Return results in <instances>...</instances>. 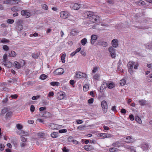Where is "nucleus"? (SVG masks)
I'll list each match as a JSON object with an SVG mask.
<instances>
[{
    "label": "nucleus",
    "mask_w": 152,
    "mask_h": 152,
    "mask_svg": "<svg viewBox=\"0 0 152 152\" xmlns=\"http://www.w3.org/2000/svg\"><path fill=\"white\" fill-rule=\"evenodd\" d=\"M25 64V62L24 60H21L20 63L17 61H15L14 63V66L17 69H20L22 66Z\"/></svg>",
    "instance_id": "1"
},
{
    "label": "nucleus",
    "mask_w": 152,
    "mask_h": 152,
    "mask_svg": "<svg viewBox=\"0 0 152 152\" xmlns=\"http://www.w3.org/2000/svg\"><path fill=\"white\" fill-rule=\"evenodd\" d=\"M134 62L133 61H130L128 64V67L129 69V72L132 75L133 72V65L134 64Z\"/></svg>",
    "instance_id": "2"
},
{
    "label": "nucleus",
    "mask_w": 152,
    "mask_h": 152,
    "mask_svg": "<svg viewBox=\"0 0 152 152\" xmlns=\"http://www.w3.org/2000/svg\"><path fill=\"white\" fill-rule=\"evenodd\" d=\"M65 96V93L63 91H60L57 94V99L59 100L63 99Z\"/></svg>",
    "instance_id": "3"
},
{
    "label": "nucleus",
    "mask_w": 152,
    "mask_h": 152,
    "mask_svg": "<svg viewBox=\"0 0 152 152\" xmlns=\"http://www.w3.org/2000/svg\"><path fill=\"white\" fill-rule=\"evenodd\" d=\"M101 106L103 111L105 113L107 109V102L104 100L102 101L101 102Z\"/></svg>",
    "instance_id": "4"
},
{
    "label": "nucleus",
    "mask_w": 152,
    "mask_h": 152,
    "mask_svg": "<svg viewBox=\"0 0 152 152\" xmlns=\"http://www.w3.org/2000/svg\"><path fill=\"white\" fill-rule=\"evenodd\" d=\"M48 126L49 128L52 129H58L59 128V126L57 124L53 123H49L48 124Z\"/></svg>",
    "instance_id": "5"
},
{
    "label": "nucleus",
    "mask_w": 152,
    "mask_h": 152,
    "mask_svg": "<svg viewBox=\"0 0 152 152\" xmlns=\"http://www.w3.org/2000/svg\"><path fill=\"white\" fill-rule=\"evenodd\" d=\"M70 7L74 10H77L80 8L81 5L79 4L72 3L71 4Z\"/></svg>",
    "instance_id": "6"
},
{
    "label": "nucleus",
    "mask_w": 152,
    "mask_h": 152,
    "mask_svg": "<svg viewBox=\"0 0 152 152\" xmlns=\"http://www.w3.org/2000/svg\"><path fill=\"white\" fill-rule=\"evenodd\" d=\"M108 50L111 54V56L112 58H114L115 57V50L113 48L111 47L108 49Z\"/></svg>",
    "instance_id": "7"
},
{
    "label": "nucleus",
    "mask_w": 152,
    "mask_h": 152,
    "mask_svg": "<svg viewBox=\"0 0 152 152\" xmlns=\"http://www.w3.org/2000/svg\"><path fill=\"white\" fill-rule=\"evenodd\" d=\"M91 20L92 21V22L95 23L98 21H100V18L98 16L93 15L91 18Z\"/></svg>",
    "instance_id": "8"
},
{
    "label": "nucleus",
    "mask_w": 152,
    "mask_h": 152,
    "mask_svg": "<svg viewBox=\"0 0 152 152\" xmlns=\"http://www.w3.org/2000/svg\"><path fill=\"white\" fill-rule=\"evenodd\" d=\"M64 72V69L62 68H59L57 69L54 72V73L56 75H61Z\"/></svg>",
    "instance_id": "9"
},
{
    "label": "nucleus",
    "mask_w": 152,
    "mask_h": 152,
    "mask_svg": "<svg viewBox=\"0 0 152 152\" xmlns=\"http://www.w3.org/2000/svg\"><path fill=\"white\" fill-rule=\"evenodd\" d=\"M21 14L26 18L29 17L30 16V13L27 10H23L21 11Z\"/></svg>",
    "instance_id": "10"
},
{
    "label": "nucleus",
    "mask_w": 152,
    "mask_h": 152,
    "mask_svg": "<svg viewBox=\"0 0 152 152\" xmlns=\"http://www.w3.org/2000/svg\"><path fill=\"white\" fill-rule=\"evenodd\" d=\"M98 36L96 35L93 34L91 36V43L92 45H93L96 42V41L97 39Z\"/></svg>",
    "instance_id": "11"
},
{
    "label": "nucleus",
    "mask_w": 152,
    "mask_h": 152,
    "mask_svg": "<svg viewBox=\"0 0 152 152\" xmlns=\"http://www.w3.org/2000/svg\"><path fill=\"white\" fill-rule=\"evenodd\" d=\"M140 146L143 150H146L148 149L149 148V145L148 143L146 142H143L142 144Z\"/></svg>",
    "instance_id": "12"
},
{
    "label": "nucleus",
    "mask_w": 152,
    "mask_h": 152,
    "mask_svg": "<svg viewBox=\"0 0 152 152\" xmlns=\"http://www.w3.org/2000/svg\"><path fill=\"white\" fill-rule=\"evenodd\" d=\"M9 110V108L7 107H4L1 110V113L0 114V116H3Z\"/></svg>",
    "instance_id": "13"
},
{
    "label": "nucleus",
    "mask_w": 152,
    "mask_h": 152,
    "mask_svg": "<svg viewBox=\"0 0 152 152\" xmlns=\"http://www.w3.org/2000/svg\"><path fill=\"white\" fill-rule=\"evenodd\" d=\"M123 143H121V141H117L115 143H114L112 144V145L114 147H122Z\"/></svg>",
    "instance_id": "14"
},
{
    "label": "nucleus",
    "mask_w": 152,
    "mask_h": 152,
    "mask_svg": "<svg viewBox=\"0 0 152 152\" xmlns=\"http://www.w3.org/2000/svg\"><path fill=\"white\" fill-rule=\"evenodd\" d=\"M85 16L87 18H90V19L94 15L93 12L91 11H87L85 13Z\"/></svg>",
    "instance_id": "15"
},
{
    "label": "nucleus",
    "mask_w": 152,
    "mask_h": 152,
    "mask_svg": "<svg viewBox=\"0 0 152 152\" xmlns=\"http://www.w3.org/2000/svg\"><path fill=\"white\" fill-rule=\"evenodd\" d=\"M16 28L19 31H21L23 29V26L22 25L21 21H19L17 23Z\"/></svg>",
    "instance_id": "16"
},
{
    "label": "nucleus",
    "mask_w": 152,
    "mask_h": 152,
    "mask_svg": "<svg viewBox=\"0 0 152 152\" xmlns=\"http://www.w3.org/2000/svg\"><path fill=\"white\" fill-rule=\"evenodd\" d=\"M122 147H124V148L127 149L129 150H130V151L134 150V147L133 146H131L129 145H126L125 144H124L123 143Z\"/></svg>",
    "instance_id": "17"
},
{
    "label": "nucleus",
    "mask_w": 152,
    "mask_h": 152,
    "mask_svg": "<svg viewBox=\"0 0 152 152\" xmlns=\"http://www.w3.org/2000/svg\"><path fill=\"white\" fill-rule=\"evenodd\" d=\"M2 64H4L5 66L7 67H11L12 66V63L11 62L7 61Z\"/></svg>",
    "instance_id": "18"
},
{
    "label": "nucleus",
    "mask_w": 152,
    "mask_h": 152,
    "mask_svg": "<svg viewBox=\"0 0 152 152\" xmlns=\"http://www.w3.org/2000/svg\"><path fill=\"white\" fill-rule=\"evenodd\" d=\"M60 17L63 19L66 18V11H62L60 13Z\"/></svg>",
    "instance_id": "19"
},
{
    "label": "nucleus",
    "mask_w": 152,
    "mask_h": 152,
    "mask_svg": "<svg viewBox=\"0 0 152 152\" xmlns=\"http://www.w3.org/2000/svg\"><path fill=\"white\" fill-rule=\"evenodd\" d=\"M112 43L113 47L114 48H117L118 46L117 41L116 39H114L112 41Z\"/></svg>",
    "instance_id": "20"
},
{
    "label": "nucleus",
    "mask_w": 152,
    "mask_h": 152,
    "mask_svg": "<svg viewBox=\"0 0 152 152\" xmlns=\"http://www.w3.org/2000/svg\"><path fill=\"white\" fill-rule=\"evenodd\" d=\"M84 148L86 151H90L94 149L92 146L89 145H86L84 146Z\"/></svg>",
    "instance_id": "21"
},
{
    "label": "nucleus",
    "mask_w": 152,
    "mask_h": 152,
    "mask_svg": "<svg viewBox=\"0 0 152 152\" xmlns=\"http://www.w3.org/2000/svg\"><path fill=\"white\" fill-rule=\"evenodd\" d=\"M12 112H8L5 115V118H10L12 115Z\"/></svg>",
    "instance_id": "22"
},
{
    "label": "nucleus",
    "mask_w": 152,
    "mask_h": 152,
    "mask_svg": "<svg viewBox=\"0 0 152 152\" xmlns=\"http://www.w3.org/2000/svg\"><path fill=\"white\" fill-rule=\"evenodd\" d=\"M50 85L52 86H59L60 83L57 82H52L50 83Z\"/></svg>",
    "instance_id": "23"
},
{
    "label": "nucleus",
    "mask_w": 152,
    "mask_h": 152,
    "mask_svg": "<svg viewBox=\"0 0 152 152\" xmlns=\"http://www.w3.org/2000/svg\"><path fill=\"white\" fill-rule=\"evenodd\" d=\"M82 73L80 72H78L76 73V75L75 77L77 78H82Z\"/></svg>",
    "instance_id": "24"
},
{
    "label": "nucleus",
    "mask_w": 152,
    "mask_h": 152,
    "mask_svg": "<svg viewBox=\"0 0 152 152\" xmlns=\"http://www.w3.org/2000/svg\"><path fill=\"white\" fill-rule=\"evenodd\" d=\"M87 42V39L86 38H84L80 41L82 45H85Z\"/></svg>",
    "instance_id": "25"
},
{
    "label": "nucleus",
    "mask_w": 152,
    "mask_h": 152,
    "mask_svg": "<svg viewBox=\"0 0 152 152\" xmlns=\"http://www.w3.org/2000/svg\"><path fill=\"white\" fill-rule=\"evenodd\" d=\"M98 45H101L104 47L107 46V42H98Z\"/></svg>",
    "instance_id": "26"
},
{
    "label": "nucleus",
    "mask_w": 152,
    "mask_h": 152,
    "mask_svg": "<svg viewBox=\"0 0 152 152\" xmlns=\"http://www.w3.org/2000/svg\"><path fill=\"white\" fill-rule=\"evenodd\" d=\"M136 3L139 5H143L145 4L144 1L141 0L137 1Z\"/></svg>",
    "instance_id": "27"
},
{
    "label": "nucleus",
    "mask_w": 152,
    "mask_h": 152,
    "mask_svg": "<svg viewBox=\"0 0 152 152\" xmlns=\"http://www.w3.org/2000/svg\"><path fill=\"white\" fill-rule=\"evenodd\" d=\"M20 7L16 6H14L11 8V10L14 12H17L19 10Z\"/></svg>",
    "instance_id": "28"
},
{
    "label": "nucleus",
    "mask_w": 152,
    "mask_h": 152,
    "mask_svg": "<svg viewBox=\"0 0 152 152\" xmlns=\"http://www.w3.org/2000/svg\"><path fill=\"white\" fill-rule=\"evenodd\" d=\"M115 84L113 82L108 84L107 87L111 89L115 87Z\"/></svg>",
    "instance_id": "29"
},
{
    "label": "nucleus",
    "mask_w": 152,
    "mask_h": 152,
    "mask_svg": "<svg viewBox=\"0 0 152 152\" xmlns=\"http://www.w3.org/2000/svg\"><path fill=\"white\" fill-rule=\"evenodd\" d=\"M37 136L38 137L42 138L44 137L45 135L44 133L39 132L37 134Z\"/></svg>",
    "instance_id": "30"
},
{
    "label": "nucleus",
    "mask_w": 152,
    "mask_h": 152,
    "mask_svg": "<svg viewBox=\"0 0 152 152\" xmlns=\"http://www.w3.org/2000/svg\"><path fill=\"white\" fill-rule=\"evenodd\" d=\"M20 135L22 136H26L28 135V133L27 132H25L23 131L22 130L20 132Z\"/></svg>",
    "instance_id": "31"
},
{
    "label": "nucleus",
    "mask_w": 152,
    "mask_h": 152,
    "mask_svg": "<svg viewBox=\"0 0 152 152\" xmlns=\"http://www.w3.org/2000/svg\"><path fill=\"white\" fill-rule=\"evenodd\" d=\"M51 136L53 138H55L58 136V133L57 132H54L51 134Z\"/></svg>",
    "instance_id": "32"
},
{
    "label": "nucleus",
    "mask_w": 152,
    "mask_h": 152,
    "mask_svg": "<svg viewBox=\"0 0 152 152\" xmlns=\"http://www.w3.org/2000/svg\"><path fill=\"white\" fill-rule=\"evenodd\" d=\"M16 55V52L14 51H11L9 54V56L12 57H15Z\"/></svg>",
    "instance_id": "33"
},
{
    "label": "nucleus",
    "mask_w": 152,
    "mask_h": 152,
    "mask_svg": "<svg viewBox=\"0 0 152 152\" xmlns=\"http://www.w3.org/2000/svg\"><path fill=\"white\" fill-rule=\"evenodd\" d=\"M135 120L139 124H141L142 121L141 119L138 116H136L135 117Z\"/></svg>",
    "instance_id": "34"
},
{
    "label": "nucleus",
    "mask_w": 152,
    "mask_h": 152,
    "mask_svg": "<svg viewBox=\"0 0 152 152\" xmlns=\"http://www.w3.org/2000/svg\"><path fill=\"white\" fill-rule=\"evenodd\" d=\"M86 126L85 125H81L77 127V129L83 130L86 129Z\"/></svg>",
    "instance_id": "35"
},
{
    "label": "nucleus",
    "mask_w": 152,
    "mask_h": 152,
    "mask_svg": "<svg viewBox=\"0 0 152 152\" xmlns=\"http://www.w3.org/2000/svg\"><path fill=\"white\" fill-rule=\"evenodd\" d=\"M89 88V86L87 84H85L83 87V90L85 91H87Z\"/></svg>",
    "instance_id": "36"
},
{
    "label": "nucleus",
    "mask_w": 152,
    "mask_h": 152,
    "mask_svg": "<svg viewBox=\"0 0 152 152\" xmlns=\"http://www.w3.org/2000/svg\"><path fill=\"white\" fill-rule=\"evenodd\" d=\"M48 76L44 74H42L40 76V79L42 80H44L46 79Z\"/></svg>",
    "instance_id": "37"
},
{
    "label": "nucleus",
    "mask_w": 152,
    "mask_h": 152,
    "mask_svg": "<svg viewBox=\"0 0 152 152\" xmlns=\"http://www.w3.org/2000/svg\"><path fill=\"white\" fill-rule=\"evenodd\" d=\"M126 81L124 79H122L120 81V84L121 86H124L126 83Z\"/></svg>",
    "instance_id": "38"
},
{
    "label": "nucleus",
    "mask_w": 152,
    "mask_h": 152,
    "mask_svg": "<svg viewBox=\"0 0 152 152\" xmlns=\"http://www.w3.org/2000/svg\"><path fill=\"white\" fill-rule=\"evenodd\" d=\"M109 150L110 152H117L118 149L115 148H109Z\"/></svg>",
    "instance_id": "39"
},
{
    "label": "nucleus",
    "mask_w": 152,
    "mask_h": 152,
    "mask_svg": "<svg viewBox=\"0 0 152 152\" xmlns=\"http://www.w3.org/2000/svg\"><path fill=\"white\" fill-rule=\"evenodd\" d=\"M99 74L98 73L94 75L93 76V78L94 80H98L99 77Z\"/></svg>",
    "instance_id": "40"
},
{
    "label": "nucleus",
    "mask_w": 152,
    "mask_h": 152,
    "mask_svg": "<svg viewBox=\"0 0 152 152\" xmlns=\"http://www.w3.org/2000/svg\"><path fill=\"white\" fill-rule=\"evenodd\" d=\"M50 113L48 112H45L43 114V116L44 117H48L50 116Z\"/></svg>",
    "instance_id": "41"
},
{
    "label": "nucleus",
    "mask_w": 152,
    "mask_h": 152,
    "mask_svg": "<svg viewBox=\"0 0 152 152\" xmlns=\"http://www.w3.org/2000/svg\"><path fill=\"white\" fill-rule=\"evenodd\" d=\"M139 102L141 105H144L146 104V101L144 100H139Z\"/></svg>",
    "instance_id": "42"
},
{
    "label": "nucleus",
    "mask_w": 152,
    "mask_h": 152,
    "mask_svg": "<svg viewBox=\"0 0 152 152\" xmlns=\"http://www.w3.org/2000/svg\"><path fill=\"white\" fill-rule=\"evenodd\" d=\"M66 54H62L61 56V60L63 63H64L65 62V58L66 57Z\"/></svg>",
    "instance_id": "43"
},
{
    "label": "nucleus",
    "mask_w": 152,
    "mask_h": 152,
    "mask_svg": "<svg viewBox=\"0 0 152 152\" xmlns=\"http://www.w3.org/2000/svg\"><path fill=\"white\" fill-rule=\"evenodd\" d=\"M7 54H4L3 56V61L2 62V63H4V62H5L7 61Z\"/></svg>",
    "instance_id": "44"
},
{
    "label": "nucleus",
    "mask_w": 152,
    "mask_h": 152,
    "mask_svg": "<svg viewBox=\"0 0 152 152\" xmlns=\"http://www.w3.org/2000/svg\"><path fill=\"white\" fill-rule=\"evenodd\" d=\"M41 7H42V8L44 10H48V6L46 4H42V5H41Z\"/></svg>",
    "instance_id": "45"
},
{
    "label": "nucleus",
    "mask_w": 152,
    "mask_h": 152,
    "mask_svg": "<svg viewBox=\"0 0 152 152\" xmlns=\"http://www.w3.org/2000/svg\"><path fill=\"white\" fill-rule=\"evenodd\" d=\"M126 139V140H129L127 141H123L124 142L127 143H132V142L131 140L132 138L130 136H128Z\"/></svg>",
    "instance_id": "46"
},
{
    "label": "nucleus",
    "mask_w": 152,
    "mask_h": 152,
    "mask_svg": "<svg viewBox=\"0 0 152 152\" xmlns=\"http://www.w3.org/2000/svg\"><path fill=\"white\" fill-rule=\"evenodd\" d=\"M3 49L5 51H7L9 50V47L7 45H4L3 46Z\"/></svg>",
    "instance_id": "47"
},
{
    "label": "nucleus",
    "mask_w": 152,
    "mask_h": 152,
    "mask_svg": "<svg viewBox=\"0 0 152 152\" xmlns=\"http://www.w3.org/2000/svg\"><path fill=\"white\" fill-rule=\"evenodd\" d=\"M9 42V41L5 38L3 39L0 42L3 43H8Z\"/></svg>",
    "instance_id": "48"
},
{
    "label": "nucleus",
    "mask_w": 152,
    "mask_h": 152,
    "mask_svg": "<svg viewBox=\"0 0 152 152\" xmlns=\"http://www.w3.org/2000/svg\"><path fill=\"white\" fill-rule=\"evenodd\" d=\"M20 0H12V4H16L19 3Z\"/></svg>",
    "instance_id": "49"
},
{
    "label": "nucleus",
    "mask_w": 152,
    "mask_h": 152,
    "mask_svg": "<svg viewBox=\"0 0 152 152\" xmlns=\"http://www.w3.org/2000/svg\"><path fill=\"white\" fill-rule=\"evenodd\" d=\"M3 4H12V0H6L3 1Z\"/></svg>",
    "instance_id": "50"
},
{
    "label": "nucleus",
    "mask_w": 152,
    "mask_h": 152,
    "mask_svg": "<svg viewBox=\"0 0 152 152\" xmlns=\"http://www.w3.org/2000/svg\"><path fill=\"white\" fill-rule=\"evenodd\" d=\"M20 139L21 142H27V139L26 138H25L23 136H21L20 137Z\"/></svg>",
    "instance_id": "51"
},
{
    "label": "nucleus",
    "mask_w": 152,
    "mask_h": 152,
    "mask_svg": "<svg viewBox=\"0 0 152 152\" xmlns=\"http://www.w3.org/2000/svg\"><path fill=\"white\" fill-rule=\"evenodd\" d=\"M32 56L34 58H37L39 56V55L37 53L32 54Z\"/></svg>",
    "instance_id": "52"
},
{
    "label": "nucleus",
    "mask_w": 152,
    "mask_h": 152,
    "mask_svg": "<svg viewBox=\"0 0 152 152\" xmlns=\"http://www.w3.org/2000/svg\"><path fill=\"white\" fill-rule=\"evenodd\" d=\"M27 145L26 142H21L20 143V146L22 148H24Z\"/></svg>",
    "instance_id": "53"
},
{
    "label": "nucleus",
    "mask_w": 152,
    "mask_h": 152,
    "mask_svg": "<svg viewBox=\"0 0 152 152\" xmlns=\"http://www.w3.org/2000/svg\"><path fill=\"white\" fill-rule=\"evenodd\" d=\"M145 46L148 49H151L152 48V44H147L145 45Z\"/></svg>",
    "instance_id": "54"
},
{
    "label": "nucleus",
    "mask_w": 152,
    "mask_h": 152,
    "mask_svg": "<svg viewBox=\"0 0 152 152\" xmlns=\"http://www.w3.org/2000/svg\"><path fill=\"white\" fill-rule=\"evenodd\" d=\"M17 128L19 130H21L23 128V126L20 124H18L16 125Z\"/></svg>",
    "instance_id": "55"
},
{
    "label": "nucleus",
    "mask_w": 152,
    "mask_h": 152,
    "mask_svg": "<svg viewBox=\"0 0 152 152\" xmlns=\"http://www.w3.org/2000/svg\"><path fill=\"white\" fill-rule=\"evenodd\" d=\"M77 33L78 32L74 30H72L71 32V34L73 36L77 34Z\"/></svg>",
    "instance_id": "56"
},
{
    "label": "nucleus",
    "mask_w": 152,
    "mask_h": 152,
    "mask_svg": "<svg viewBox=\"0 0 152 152\" xmlns=\"http://www.w3.org/2000/svg\"><path fill=\"white\" fill-rule=\"evenodd\" d=\"M7 21L8 23L12 24L14 23V20L13 19H8L7 20Z\"/></svg>",
    "instance_id": "57"
},
{
    "label": "nucleus",
    "mask_w": 152,
    "mask_h": 152,
    "mask_svg": "<svg viewBox=\"0 0 152 152\" xmlns=\"http://www.w3.org/2000/svg\"><path fill=\"white\" fill-rule=\"evenodd\" d=\"M35 109V108L34 106L33 105H31L30 107L31 111L32 112H34V111Z\"/></svg>",
    "instance_id": "58"
},
{
    "label": "nucleus",
    "mask_w": 152,
    "mask_h": 152,
    "mask_svg": "<svg viewBox=\"0 0 152 152\" xmlns=\"http://www.w3.org/2000/svg\"><path fill=\"white\" fill-rule=\"evenodd\" d=\"M99 68V67H95L94 68L93 70L92 71V73H94L97 71Z\"/></svg>",
    "instance_id": "59"
},
{
    "label": "nucleus",
    "mask_w": 152,
    "mask_h": 152,
    "mask_svg": "<svg viewBox=\"0 0 152 152\" xmlns=\"http://www.w3.org/2000/svg\"><path fill=\"white\" fill-rule=\"evenodd\" d=\"M40 96H39L37 95V96H32V100H36L37 99H38L40 98Z\"/></svg>",
    "instance_id": "60"
},
{
    "label": "nucleus",
    "mask_w": 152,
    "mask_h": 152,
    "mask_svg": "<svg viewBox=\"0 0 152 152\" xmlns=\"http://www.w3.org/2000/svg\"><path fill=\"white\" fill-rule=\"evenodd\" d=\"M4 148V146L2 144H0V150L2 151L3 150Z\"/></svg>",
    "instance_id": "61"
},
{
    "label": "nucleus",
    "mask_w": 152,
    "mask_h": 152,
    "mask_svg": "<svg viewBox=\"0 0 152 152\" xmlns=\"http://www.w3.org/2000/svg\"><path fill=\"white\" fill-rule=\"evenodd\" d=\"M106 134L105 137L111 138V137H112L113 136V135H112L111 134H108L107 133H106Z\"/></svg>",
    "instance_id": "62"
},
{
    "label": "nucleus",
    "mask_w": 152,
    "mask_h": 152,
    "mask_svg": "<svg viewBox=\"0 0 152 152\" xmlns=\"http://www.w3.org/2000/svg\"><path fill=\"white\" fill-rule=\"evenodd\" d=\"M106 134V133H100L99 134L100 136L103 137V138H105Z\"/></svg>",
    "instance_id": "63"
},
{
    "label": "nucleus",
    "mask_w": 152,
    "mask_h": 152,
    "mask_svg": "<svg viewBox=\"0 0 152 152\" xmlns=\"http://www.w3.org/2000/svg\"><path fill=\"white\" fill-rule=\"evenodd\" d=\"M80 53L83 56H85L86 55V52L84 50H81Z\"/></svg>",
    "instance_id": "64"
}]
</instances>
